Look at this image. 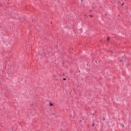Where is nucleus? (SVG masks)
Listing matches in <instances>:
<instances>
[{
  "mask_svg": "<svg viewBox=\"0 0 131 131\" xmlns=\"http://www.w3.org/2000/svg\"><path fill=\"white\" fill-rule=\"evenodd\" d=\"M89 16H90V17H91V18H92V17H93V15H90Z\"/></svg>",
  "mask_w": 131,
  "mask_h": 131,
  "instance_id": "f257e3e1",
  "label": "nucleus"
},
{
  "mask_svg": "<svg viewBox=\"0 0 131 131\" xmlns=\"http://www.w3.org/2000/svg\"><path fill=\"white\" fill-rule=\"evenodd\" d=\"M94 125H95V124L93 123L92 126H94Z\"/></svg>",
  "mask_w": 131,
  "mask_h": 131,
  "instance_id": "20e7f679",
  "label": "nucleus"
},
{
  "mask_svg": "<svg viewBox=\"0 0 131 131\" xmlns=\"http://www.w3.org/2000/svg\"><path fill=\"white\" fill-rule=\"evenodd\" d=\"M50 106H53V104H52V103H50Z\"/></svg>",
  "mask_w": 131,
  "mask_h": 131,
  "instance_id": "f03ea898",
  "label": "nucleus"
},
{
  "mask_svg": "<svg viewBox=\"0 0 131 131\" xmlns=\"http://www.w3.org/2000/svg\"><path fill=\"white\" fill-rule=\"evenodd\" d=\"M63 80H66V78H63Z\"/></svg>",
  "mask_w": 131,
  "mask_h": 131,
  "instance_id": "39448f33",
  "label": "nucleus"
},
{
  "mask_svg": "<svg viewBox=\"0 0 131 131\" xmlns=\"http://www.w3.org/2000/svg\"><path fill=\"white\" fill-rule=\"evenodd\" d=\"M123 5H124V3H123V4H122V6H123Z\"/></svg>",
  "mask_w": 131,
  "mask_h": 131,
  "instance_id": "423d86ee",
  "label": "nucleus"
},
{
  "mask_svg": "<svg viewBox=\"0 0 131 131\" xmlns=\"http://www.w3.org/2000/svg\"><path fill=\"white\" fill-rule=\"evenodd\" d=\"M106 40H109V38H107Z\"/></svg>",
  "mask_w": 131,
  "mask_h": 131,
  "instance_id": "7ed1b4c3",
  "label": "nucleus"
}]
</instances>
